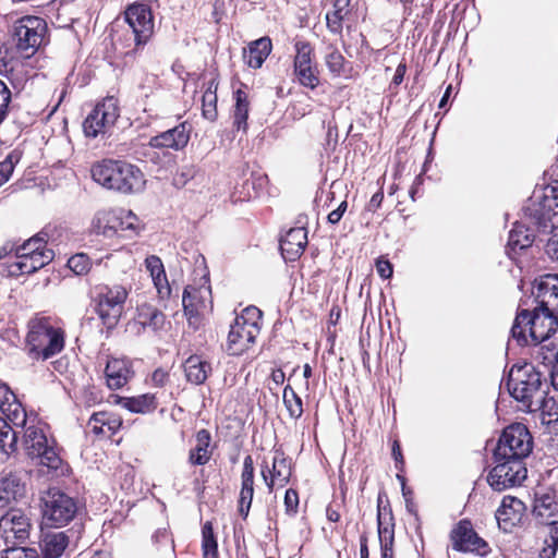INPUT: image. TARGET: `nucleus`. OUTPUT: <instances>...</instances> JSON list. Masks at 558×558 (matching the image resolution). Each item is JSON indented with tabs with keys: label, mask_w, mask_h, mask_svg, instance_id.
Listing matches in <instances>:
<instances>
[{
	"label": "nucleus",
	"mask_w": 558,
	"mask_h": 558,
	"mask_svg": "<svg viewBox=\"0 0 558 558\" xmlns=\"http://www.w3.org/2000/svg\"><path fill=\"white\" fill-rule=\"evenodd\" d=\"M524 217L537 231V236L546 239L545 252L549 258L558 260V182L544 187L541 194L534 193L523 208Z\"/></svg>",
	"instance_id": "f257e3e1"
},
{
	"label": "nucleus",
	"mask_w": 558,
	"mask_h": 558,
	"mask_svg": "<svg viewBox=\"0 0 558 558\" xmlns=\"http://www.w3.org/2000/svg\"><path fill=\"white\" fill-rule=\"evenodd\" d=\"M510 395L522 404V409L535 412L544 410L548 403V384L531 364L513 366L507 381Z\"/></svg>",
	"instance_id": "f03ea898"
},
{
	"label": "nucleus",
	"mask_w": 558,
	"mask_h": 558,
	"mask_svg": "<svg viewBox=\"0 0 558 558\" xmlns=\"http://www.w3.org/2000/svg\"><path fill=\"white\" fill-rule=\"evenodd\" d=\"M95 182L109 190L134 193L143 189V172L134 165L120 160H102L92 168Z\"/></svg>",
	"instance_id": "7ed1b4c3"
},
{
	"label": "nucleus",
	"mask_w": 558,
	"mask_h": 558,
	"mask_svg": "<svg viewBox=\"0 0 558 558\" xmlns=\"http://www.w3.org/2000/svg\"><path fill=\"white\" fill-rule=\"evenodd\" d=\"M557 328V315L537 306L533 312L522 310L517 314L511 335L520 344H538L550 338Z\"/></svg>",
	"instance_id": "20e7f679"
},
{
	"label": "nucleus",
	"mask_w": 558,
	"mask_h": 558,
	"mask_svg": "<svg viewBox=\"0 0 558 558\" xmlns=\"http://www.w3.org/2000/svg\"><path fill=\"white\" fill-rule=\"evenodd\" d=\"M27 345L33 359L48 360L64 347V332L53 327L48 318H35L29 323Z\"/></svg>",
	"instance_id": "39448f33"
},
{
	"label": "nucleus",
	"mask_w": 558,
	"mask_h": 558,
	"mask_svg": "<svg viewBox=\"0 0 558 558\" xmlns=\"http://www.w3.org/2000/svg\"><path fill=\"white\" fill-rule=\"evenodd\" d=\"M532 436L525 425L521 423L506 427L498 440L495 459H512L522 461L532 451Z\"/></svg>",
	"instance_id": "423d86ee"
},
{
	"label": "nucleus",
	"mask_w": 558,
	"mask_h": 558,
	"mask_svg": "<svg viewBox=\"0 0 558 558\" xmlns=\"http://www.w3.org/2000/svg\"><path fill=\"white\" fill-rule=\"evenodd\" d=\"M41 502L44 521L51 526L68 524L77 511L74 499L57 488L49 489L41 498Z\"/></svg>",
	"instance_id": "0eeeda50"
},
{
	"label": "nucleus",
	"mask_w": 558,
	"mask_h": 558,
	"mask_svg": "<svg viewBox=\"0 0 558 558\" xmlns=\"http://www.w3.org/2000/svg\"><path fill=\"white\" fill-rule=\"evenodd\" d=\"M46 32L47 24L44 19L33 15L21 17L14 24L13 36L16 48L29 57L41 45Z\"/></svg>",
	"instance_id": "6e6552de"
},
{
	"label": "nucleus",
	"mask_w": 558,
	"mask_h": 558,
	"mask_svg": "<svg viewBox=\"0 0 558 558\" xmlns=\"http://www.w3.org/2000/svg\"><path fill=\"white\" fill-rule=\"evenodd\" d=\"M24 449L31 458L39 459L43 465L57 470L61 464V458L53 446L49 445L43 429L28 426L24 433Z\"/></svg>",
	"instance_id": "1a4fd4ad"
},
{
	"label": "nucleus",
	"mask_w": 558,
	"mask_h": 558,
	"mask_svg": "<svg viewBox=\"0 0 558 558\" xmlns=\"http://www.w3.org/2000/svg\"><path fill=\"white\" fill-rule=\"evenodd\" d=\"M496 461L497 465L487 476L488 484L493 489L502 492L520 485L526 478L527 471L522 461L512 459H496Z\"/></svg>",
	"instance_id": "9d476101"
},
{
	"label": "nucleus",
	"mask_w": 558,
	"mask_h": 558,
	"mask_svg": "<svg viewBox=\"0 0 558 558\" xmlns=\"http://www.w3.org/2000/svg\"><path fill=\"white\" fill-rule=\"evenodd\" d=\"M128 295V290L122 286L107 288V291L99 295L97 313L108 329L113 328L118 324Z\"/></svg>",
	"instance_id": "9b49d317"
},
{
	"label": "nucleus",
	"mask_w": 558,
	"mask_h": 558,
	"mask_svg": "<svg viewBox=\"0 0 558 558\" xmlns=\"http://www.w3.org/2000/svg\"><path fill=\"white\" fill-rule=\"evenodd\" d=\"M31 530V519L21 509L11 508L0 519V533L8 544L24 543L29 537Z\"/></svg>",
	"instance_id": "f8f14e48"
},
{
	"label": "nucleus",
	"mask_w": 558,
	"mask_h": 558,
	"mask_svg": "<svg viewBox=\"0 0 558 558\" xmlns=\"http://www.w3.org/2000/svg\"><path fill=\"white\" fill-rule=\"evenodd\" d=\"M124 16L134 33L136 46L146 44L154 33V16L150 8L135 2L126 8Z\"/></svg>",
	"instance_id": "ddd939ff"
},
{
	"label": "nucleus",
	"mask_w": 558,
	"mask_h": 558,
	"mask_svg": "<svg viewBox=\"0 0 558 558\" xmlns=\"http://www.w3.org/2000/svg\"><path fill=\"white\" fill-rule=\"evenodd\" d=\"M119 117L117 100L113 97L106 98L96 105L83 123L86 136L96 137L99 133L112 125Z\"/></svg>",
	"instance_id": "4468645a"
},
{
	"label": "nucleus",
	"mask_w": 558,
	"mask_h": 558,
	"mask_svg": "<svg viewBox=\"0 0 558 558\" xmlns=\"http://www.w3.org/2000/svg\"><path fill=\"white\" fill-rule=\"evenodd\" d=\"M452 547L458 551L475 553L485 556L489 551L488 544L477 535L468 520H462L451 532Z\"/></svg>",
	"instance_id": "2eb2a0df"
},
{
	"label": "nucleus",
	"mask_w": 558,
	"mask_h": 558,
	"mask_svg": "<svg viewBox=\"0 0 558 558\" xmlns=\"http://www.w3.org/2000/svg\"><path fill=\"white\" fill-rule=\"evenodd\" d=\"M294 74L301 85L314 89L319 84L316 66L313 64V48L306 41H296L294 45Z\"/></svg>",
	"instance_id": "dca6fc26"
},
{
	"label": "nucleus",
	"mask_w": 558,
	"mask_h": 558,
	"mask_svg": "<svg viewBox=\"0 0 558 558\" xmlns=\"http://www.w3.org/2000/svg\"><path fill=\"white\" fill-rule=\"evenodd\" d=\"M234 322L228 333L227 350L231 355H241L247 351L254 343L260 332V326L252 324L243 325Z\"/></svg>",
	"instance_id": "f3484780"
},
{
	"label": "nucleus",
	"mask_w": 558,
	"mask_h": 558,
	"mask_svg": "<svg viewBox=\"0 0 558 558\" xmlns=\"http://www.w3.org/2000/svg\"><path fill=\"white\" fill-rule=\"evenodd\" d=\"M525 512L524 504L512 496H505L500 507L496 511V520L500 530L506 533L512 531L521 523Z\"/></svg>",
	"instance_id": "a211bd4d"
},
{
	"label": "nucleus",
	"mask_w": 558,
	"mask_h": 558,
	"mask_svg": "<svg viewBox=\"0 0 558 558\" xmlns=\"http://www.w3.org/2000/svg\"><path fill=\"white\" fill-rule=\"evenodd\" d=\"M190 132L191 126L186 122H183L151 137L149 145L154 148H171L179 150L187 145Z\"/></svg>",
	"instance_id": "6ab92c4d"
},
{
	"label": "nucleus",
	"mask_w": 558,
	"mask_h": 558,
	"mask_svg": "<svg viewBox=\"0 0 558 558\" xmlns=\"http://www.w3.org/2000/svg\"><path fill=\"white\" fill-rule=\"evenodd\" d=\"M205 294H209V287H201V288H194V287H186L183 292V307L185 316L187 317V322L190 326H192L194 329H197L201 324V315L204 311L207 310L208 305L205 302H201V304L194 303V300L199 298H203Z\"/></svg>",
	"instance_id": "aec40b11"
},
{
	"label": "nucleus",
	"mask_w": 558,
	"mask_h": 558,
	"mask_svg": "<svg viewBox=\"0 0 558 558\" xmlns=\"http://www.w3.org/2000/svg\"><path fill=\"white\" fill-rule=\"evenodd\" d=\"M26 498V486L12 473L0 476V508L11 507Z\"/></svg>",
	"instance_id": "412c9836"
},
{
	"label": "nucleus",
	"mask_w": 558,
	"mask_h": 558,
	"mask_svg": "<svg viewBox=\"0 0 558 558\" xmlns=\"http://www.w3.org/2000/svg\"><path fill=\"white\" fill-rule=\"evenodd\" d=\"M536 299L538 306L558 314V276L546 275L537 282Z\"/></svg>",
	"instance_id": "4be33fe9"
},
{
	"label": "nucleus",
	"mask_w": 558,
	"mask_h": 558,
	"mask_svg": "<svg viewBox=\"0 0 558 558\" xmlns=\"http://www.w3.org/2000/svg\"><path fill=\"white\" fill-rule=\"evenodd\" d=\"M307 231L303 227L291 228L280 240V250L287 260H294L305 250Z\"/></svg>",
	"instance_id": "5701e85b"
},
{
	"label": "nucleus",
	"mask_w": 558,
	"mask_h": 558,
	"mask_svg": "<svg viewBox=\"0 0 558 558\" xmlns=\"http://www.w3.org/2000/svg\"><path fill=\"white\" fill-rule=\"evenodd\" d=\"M263 478L271 492L275 485L284 486L291 476V466L289 461L281 454H276L272 460V469L268 470L265 465L262 468Z\"/></svg>",
	"instance_id": "b1692460"
},
{
	"label": "nucleus",
	"mask_w": 558,
	"mask_h": 558,
	"mask_svg": "<svg viewBox=\"0 0 558 558\" xmlns=\"http://www.w3.org/2000/svg\"><path fill=\"white\" fill-rule=\"evenodd\" d=\"M107 385L110 389H120L132 378L133 372L125 360L111 359L107 362L106 369Z\"/></svg>",
	"instance_id": "393cba45"
},
{
	"label": "nucleus",
	"mask_w": 558,
	"mask_h": 558,
	"mask_svg": "<svg viewBox=\"0 0 558 558\" xmlns=\"http://www.w3.org/2000/svg\"><path fill=\"white\" fill-rule=\"evenodd\" d=\"M145 267L151 277L159 298L168 299L171 294V288L161 259L156 255H149L145 259Z\"/></svg>",
	"instance_id": "a878e982"
},
{
	"label": "nucleus",
	"mask_w": 558,
	"mask_h": 558,
	"mask_svg": "<svg viewBox=\"0 0 558 558\" xmlns=\"http://www.w3.org/2000/svg\"><path fill=\"white\" fill-rule=\"evenodd\" d=\"M39 546L43 558H59L69 546V536L62 531H49L43 534Z\"/></svg>",
	"instance_id": "bb28decb"
},
{
	"label": "nucleus",
	"mask_w": 558,
	"mask_h": 558,
	"mask_svg": "<svg viewBox=\"0 0 558 558\" xmlns=\"http://www.w3.org/2000/svg\"><path fill=\"white\" fill-rule=\"evenodd\" d=\"M211 436L207 429H201L195 435V445L189 452V463L191 465H205L211 458L210 448Z\"/></svg>",
	"instance_id": "cd10ccee"
},
{
	"label": "nucleus",
	"mask_w": 558,
	"mask_h": 558,
	"mask_svg": "<svg viewBox=\"0 0 558 558\" xmlns=\"http://www.w3.org/2000/svg\"><path fill=\"white\" fill-rule=\"evenodd\" d=\"M122 425V420L108 412L94 413L88 423V428L96 435L112 436Z\"/></svg>",
	"instance_id": "c85d7f7f"
},
{
	"label": "nucleus",
	"mask_w": 558,
	"mask_h": 558,
	"mask_svg": "<svg viewBox=\"0 0 558 558\" xmlns=\"http://www.w3.org/2000/svg\"><path fill=\"white\" fill-rule=\"evenodd\" d=\"M213 368L210 363L199 355H191L184 362V372L187 381L202 385L206 381Z\"/></svg>",
	"instance_id": "c756f323"
},
{
	"label": "nucleus",
	"mask_w": 558,
	"mask_h": 558,
	"mask_svg": "<svg viewBox=\"0 0 558 558\" xmlns=\"http://www.w3.org/2000/svg\"><path fill=\"white\" fill-rule=\"evenodd\" d=\"M271 47V40L268 37H262L251 43L248 48L243 51L245 63L253 69L260 68L269 56Z\"/></svg>",
	"instance_id": "7c9ffc66"
},
{
	"label": "nucleus",
	"mask_w": 558,
	"mask_h": 558,
	"mask_svg": "<svg viewBox=\"0 0 558 558\" xmlns=\"http://www.w3.org/2000/svg\"><path fill=\"white\" fill-rule=\"evenodd\" d=\"M121 208L98 210L93 218V230L102 235L116 233Z\"/></svg>",
	"instance_id": "2f4dec72"
},
{
	"label": "nucleus",
	"mask_w": 558,
	"mask_h": 558,
	"mask_svg": "<svg viewBox=\"0 0 558 558\" xmlns=\"http://www.w3.org/2000/svg\"><path fill=\"white\" fill-rule=\"evenodd\" d=\"M117 403L133 413H150L157 409L158 402L154 393H144L136 397H117Z\"/></svg>",
	"instance_id": "473e14b6"
},
{
	"label": "nucleus",
	"mask_w": 558,
	"mask_h": 558,
	"mask_svg": "<svg viewBox=\"0 0 558 558\" xmlns=\"http://www.w3.org/2000/svg\"><path fill=\"white\" fill-rule=\"evenodd\" d=\"M525 218L529 220V222H531V220L527 217ZM530 225L531 227H525L524 225H515L513 229L510 231L508 245L512 250L527 248L534 243L536 238L535 232L537 231L532 223Z\"/></svg>",
	"instance_id": "72a5a7b5"
},
{
	"label": "nucleus",
	"mask_w": 558,
	"mask_h": 558,
	"mask_svg": "<svg viewBox=\"0 0 558 558\" xmlns=\"http://www.w3.org/2000/svg\"><path fill=\"white\" fill-rule=\"evenodd\" d=\"M378 538L381 549V558H392V547L395 541L393 523H384L383 512L378 510Z\"/></svg>",
	"instance_id": "f704fd0d"
},
{
	"label": "nucleus",
	"mask_w": 558,
	"mask_h": 558,
	"mask_svg": "<svg viewBox=\"0 0 558 558\" xmlns=\"http://www.w3.org/2000/svg\"><path fill=\"white\" fill-rule=\"evenodd\" d=\"M235 98V106L233 111V125L236 128L238 131L245 132L247 129V117H248V110H250V102L247 98V94L242 90L238 89L234 93Z\"/></svg>",
	"instance_id": "c9c22d12"
},
{
	"label": "nucleus",
	"mask_w": 558,
	"mask_h": 558,
	"mask_svg": "<svg viewBox=\"0 0 558 558\" xmlns=\"http://www.w3.org/2000/svg\"><path fill=\"white\" fill-rule=\"evenodd\" d=\"M350 0H336L333 3V10L327 12L326 22L330 32L340 34L342 31V22L349 15L350 10L348 9Z\"/></svg>",
	"instance_id": "e433bc0d"
},
{
	"label": "nucleus",
	"mask_w": 558,
	"mask_h": 558,
	"mask_svg": "<svg viewBox=\"0 0 558 558\" xmlns=\"http://www.w3.org/2000/svg\"><path fill=\"white\" fill-rule=\"evenodd\" d=\"M17 448V432L3 417H0V450L10 456Z\"/></svg>",
	"instance_id": "4c0bfd02"
},
{
	"label": "nucleus",
	"mask_w": 558,
	"mask_h": 558,
	"mask_svg": "<svg viewBox=\"0 0 558 558\" xmlns=\"http://www.w3.org/2000/svg\"><path fill=\"white\" fill-rule=\"evenodd\" d=\"M217 84L215 81H210L207 89L203 94L202 98V112L203 117L209 121L217 119Z\"/></svg>",
	"instance_id": "58836bf2"
},
{
	"label": "nucleus",
	"mask_w": 558,
	"mask_h": 558,
	"mask_svg": "<svg viewBox=\"0 0 558 558\" xmlns=\"http://www.w3.org/2000/svg\"><path fill=\"white\" fill-rule=\"evenodd\" d=\"M558 510V504L549 495L535 499L533 514L541 523H547L548 519Z\"/></svg>",
	"instance_id": "ea45409f"
},
{
	"label": "nucleus",
	"mask_w": 558,
	"mask_h": 558,
	"mask_svg": "<svg viewBox=\"0 0 558 558\" xmlns=\"http://www.w3.org/2000/svg\"><path fill=\"white\" fill-rule=\"evenodd\" d=\"M140 323L144 327L159 330L165 324V315L156 307L145 305L138 313Z\"/></svg>",
	"instance_id": "a19ab883"
},
{
	"label": "nucleus",
	"mask_w": 558,
	"mask_h": 558,
	"mask_svg": "<svg viewBox=\"0 0 558 558\" xmlns=\"http://www.w3.org/2000/svg\"><path fill=\"white\" fill-rule=\"evenodd\" d=\"M203 558H218V544L214 535L213 524L207 521L202 527Z\"/></svg>",
	"instance_id": "79ce46f5"
},
{
	"label": "nucleus",
	"mask_w": 558,
	"mask_h": 558,
	"mask_svg": "<svg viewBox=\"0 0 558 558\" xmlns=\"http://www.w3.org/2000/svg\"><path fill=\"white\" fill-rule=\"evenodd\" d=\"M1 412L5 415V420L13 426L24 427L26 424V412L22 404L16 402H11L8 407L0 405Z\"/></svg>",
	"instance_id": "37998d69"
},
{
	"label": "nucleus",
	"mask_w": 558,
	"mask_h": 558,
	"mask_svg": "<svg viewBox=\"0 0 558 558\" xmlns=\"http://www.w3.org/2000/svg\"><path fill=\"white\" fill-rule=\"evenodd\" d=\"M283 403L291 417L299 418L302 415V399L290 386L283 389Z\"/></svg>",
	"instance_id": "c03bdc74"
},
{
	"label": "nucleus",
	"mask_w": 558,
	"mask_h": 558,
	"mask_svg": "<svg viewBox=\"0 0 558 558\" xmlns=\"http://www.w3.org/2000/svg\"><path fill=\"white\" fill-rule=\"evenodd\" d=\"M117 226V231H131L138 233L141 229L140 219L131 211L121 208L120 217Z\"/></svg>",
	"instance_id": "a18cd8bd"
},
{
	"label": "nucleus",
	"mask_w": 558,
	"mask_h": 558,
	"mask_svg": "<svg viewBox=\"0 0 558 558\" xmlns=\"http://www.w3.org/2000/svg\"><path fill=\"white\" fill-rule=\"evenodd\" d=\"M45 240L44 238L36 235L34 238H31L25 243L16 247L15 254L21 255H34L35 253H39L43 251H51L50 248L45 247Z\"/></svg>",
	"instance_id": "49530a36"
},
{
	"label": "nucleus",
	"mask_w": 558,
	"mask_h": 558,
	"mask_svg": "<svg viewBox=\"0 0 558 558\" xmlns=\"http://www.w3.org/2000/svg\"><path fill=\"white\" fill-rule=\"evenodd\" d=\"M15 255H16V262H14L10 265L11 275L19 276V275L35 272L32 255H21V254H15Z\"/></svg>",
	"instance_id": "de8ad7c7"
},
{
	"label": "nucleus",
	"mask_w": 558,
	"mask_h": 558,
	"mask_svg": "<svg viewBox=\"0 0 558 558\" xmlns=\"http://www.w3.org/2000/svg\"><path fill=\"white\" fill-rule=\"evenodd\" d=\"M90 259L86 254H75L68 260V267L76 275L82 276L89 271Z\"/></svg>",
	"instance_id": "09e8293b"
},
{
	"label": "nucleus",
	"mask_w": 558,
	"mask_h": 558,
	"mask_svg": "<svg viewBox=\"0 0 558 558\" xmlns=\"http://www.w3.org/2000/svg\"><path fill=\"white\" fill-rule=\"evenodd\" d=\"M19 160L20 154L12 151L3 161L0 162V186L10 179L14 170V166L19 162Z\"/></svg>",
	"instance_id": "8fccbe9b"
},
{
	"label": "nucleus",
	"mask_w": 558,
	"mask_h": 558,
	"mask_svg": "<svg viewBox=\"0 0 558 558\" xmlns=\"http://www.w3.org/2000/svg\"><path fill=\"white\" fill-rule=\"evenodd\" d=\"M241 489H254V461L251 456H246L243 461Z\"/></svg>",
	"instance_id": "3c124183"
},
{
	"label": "nucleus",
	"mask_w": 558,
	"mask_h": 558,
	"mask_svg": "<svg viewBox=\"0 0 558 558\" xmlns=\"http://www.w3.org/2000/svg\"><path fill=\"white\" fill-rule=\"evenodd\" d=\"M325 60L332 74L340 75L342 73L344 68V58L338 50L331 49V51L326 54Z\"/></svg>",
	"instance_id": "603ef678"
},
{
	"label": "nucleus",
	"mask_w": 558,
	"mask_h": 558,
	"mask_svg": "<svg viewBox=\"0 0 558 558\" xmlns=\"http://www.w3.org/2000/svg\"><path fill=\"white\" fill-rule=\"evenodd\" d=\"M262 319V311L255 306H248L244 308L241 313V315L236 316L234 322L252 324L253 326H260L259 322Z\"/></svg>",
	"instance_id": "864d4df0"
},
{
	"label": "nucleus",
	"mask_w": 558,
	"mask_h": 558,
	"mask_svg": "<svg viewBox=\"0 0 558 558\" xmlns=\"http://www.w3.org/2000/svg\"><path fill=\"white\" fill-rule=\"evenodd\" d=\"M254 489H241L239 498V512L246 518L252 505Z\"/></svg>",
	"instance_id": "5fc2aeb1"
},
{
	"label": "nucleus",
	"mask_w": 558,
	"mask_h": 558,
	"mask_svg": "<svg viewBox=\"0 0 558 558\" xmlns=\"http://www.w3.org/2000/svg\"><path fill=\"white\" fill-rule=\"evenodd\" d=\"M170 380V373L165 368H156L150 375V384L154 387L162 388Z\"/></svg>",
	"instance_id": "6e6d98bb"
},
{
	"label": "nucleus",
	"mask_w": 558,
	"mask_h": 558,
	"mask_svg": "<svg viewBox=\"0 0 558 558\" xmlns=\"http://www.w3.org/2000/svg\"><path fill=\"white\" fill-rule=\"evenodd\" d=\"M34 271L43 268L53 259V251H43L32 255Z\"/></svg>",
	"instance_id": "4d7b16f0"
},
{
	"label": "nucleus",
	"mask_w": 558,
	"mask_h": 558,
	"mask_svg": "<svg viewBox=\"0 0 558 558\" xmlns=\"http://www.w3.org/2000/svg\"><path fill=\"white\" fill-rule=\"evenodd\" d=\"M4 558H38V555L34 548L22 547L8 549Z\"/></svg>",
	"instance_id": "13d9d810"
},
{
	"label": "nucleus",
	"mask_w": 558,
	"mask_h": 558,
	"mask_svg": "<svg viewBox=\"0 0 558 558\" xmlns=\"http://www.w3.org/2000/svg\"><path fill=\"white\" fill-rule=\"evenodd\" d=\"M284 505L288 512H296L299 506V496L296 490L290 488L286 492Z\"/></svg>",
	"instance_id": "bf43d9fd"
},
{
	"label": "nucleus",
	"mask_w": 558,
	"mask_h": 558,
	"mask_svg": "<svg viewBox=\"0 0 558 558\" xmlns=\"http://www.w3.org/2000/svg\"><path fill=\"white\" fill-rule=\"evenodd\" d=\"M11 100V92L7 84L0 80V110L7 113L8 106Z\"/></svg>",
	"instance_id": "052dcab7"
},
{
	"label": "nucleus",
	"mask_w": 558,
	"mask_h": 558,
	"mask_svg": "<svg viewBox=\"0 0 558 558\" xmlns=\"http://www.w3.org/2000/svg\"><path fill=\"white\" fill-rule=\"evenodd\" d=\"M376 269L379 276L384 279H388L392 276V265L388 260L378 259L376 263Z\"/></svg>",
	"instance_id": "680f3d73"
},
{
	"label": "nucleus",
	"mask_w": 558,
	"mask_h": 558,
	"mask_svg": "<svg viewBox=\"0 0 558 558\" xmlns=\"http://www.w3.org/2000/svg\"><path fill=\"white\" fill-rule=\"evenodd\" d=\"M14 393L9 389L8 386H0V405L8 407L11 402H16Z\"/></svg>",
	"instance_id": "e2e57ef3"
},
{
	"label": "nucleus",
	"mask_w": 558,
	"mask_h": 558,
	"mask_svg": "<svg viewBox=\"0 0 558 558\" xmlns=\"http://www.w3.org/2000/svg\"><path fill=\"white\" fill-rule=\"evenodd\" d=\"M347 208H348V203L345 201L341 202L340 205L338 206V208L332 210L328 215V221L332 225L338 223L341 220Z\"/></svg>",
	"instance_id": "0e129e2a"
},
{
	"label": "nucleus",
	"mask_w": 558,
	"mask_h": 558,
	"mask_svg": "<svg viewBox=\"0 0 558 558\" xmlns=\"http://www.w3.org/2000/svg\"><path fill=\"white\" fill-rule=\"evenodd\" d=\"M11 71H13L12 58L0 48V74H8Z\"/></svg>",
	"instance_id": "69168bd1"
},
{
	"label": "nucleus",
	"mask_w": 558,
	"mask_h": 558,
	"mask_svg": "<svg viewBox=\"0 0 558 558\" xmlns=\"http://www.w3.org/2000/svg\"><path fill=\"white\" fill-rule=\"evenodd\" d=\"M546 524L549 526V537L551 543L558 546V521H547Z\"/></svg>",
	"instance_id": "338daca9"
},
{
	"label": "nucleus",
	"mask_w": 558,
	"mask_h": 558,
	"mask_svg": "<svg viewBox=\"0 0 558 558\" xmlns=\"http://www.w3.org/2000/svg\"><path fill=\"white\" fill-rule=\"evenodd\" d=\"M558 546L550 543L542 548L539 551V558H555Z\"/></svg>",
	"instance_id": "774afa93"
}]
</instances>
